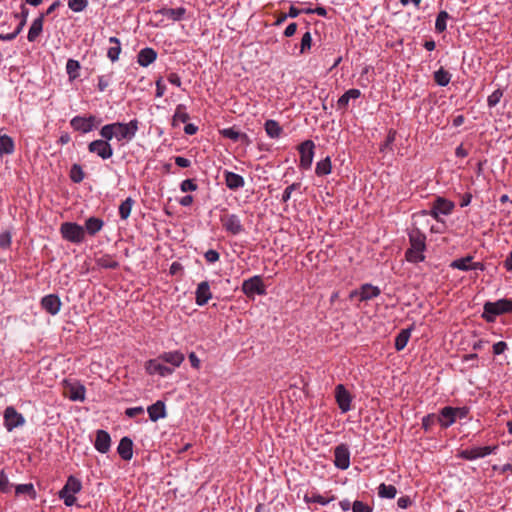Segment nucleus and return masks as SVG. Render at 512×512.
<instances>
[{
	"mask_svg": "<svg viewBox=\"0 0 512 512\" xmlns=\"http://www.w3.org/2000/svg\"><path fill=\"white\" fill-rule=\"evenodd\" d=\"M139 129V121L132 119L128 123L114 122L104 125L100 129V136L107 140L116 138L118 141H131Z\"/></svg>",
	"mask_w": 512,
	"mask_h": 512,
	"instance_id": "nucleus-1",
	"label": "nucleus"
},
{
	"mask_svg": "<svg viewBox=\"0 0 512 512\" xmlns=\"http://www.w3.org/2000/svg\"><path fill=\"white\" fill-rule=\"evenodd\" d=\"M410 247L405 252V259L410 263H420L425 260L426 235L418 228L409 233Z\"/></svg>",
	"mask_w": 512,
	"mask_h": 512,
	"instance_id": "nucleus-2",
	"label": "nucleus"
},
{
	"mask_svg": "<svg viewBox=\"0 0 512 512\" xmlns=\"http://www.w3.org/2000/svg\"><path fill=\"white\" fill-rule=\"evenodd\" d=\"M512 313V298H503L495 302H486L483 306L482 318L494 322L498 315Z\"/></svg>",
	"mask_w": 512,
	"mask_h": 512,
	"instance_id": "nucleus-3",
	"label": "nucleus"
},
{
	"mask_svg": "<svg viewBox=\"0 0 512 512\" xmlns=\"http://www.w3.org/2000/svg\"><path fill=\"white\" fill-rule=\"evenodd\" d=\"M62 237L71 243L80 244L85 240V229L74 222H64L60 226Z\"/></svg>",
	"mask_w": 512,
	"mask_h": 512,
	"instance_id": "nucleus-4",
	"label": "nucleus"
},
{
	"mask_svg": "<svg viewBox=\"0 0 512 512\" xmlns=\"http://www.w3.org/2000/svg\"><path fill=\"white\" fill-rule=\"evenodd\" d=\"M431 205L429 212L424 210L422 213L432 216L436 221H440V215H450L455 207L452 201L440 196L436 197Z\"/></svg>",
	"mask_w": 512,
	"mask_h": 512,
	"instance_id": "nucleus-5",
	"label": "nucleus"
},
{
	"mask_svg": "<svg viewBox=\"0 0 512 512\" xmlns=\"http://www.w3.org/2000/svg\"><path fill=\"white\" fill-rule=\"evenodd\" d=\"M3 419L4 427L8 432L24 426L26 422L24 416L19 413L13 406L6 407L4 410Z\"/></svg>",
	"mask_w": 512,
	"mask_h": 512,
	"instance_id": "nucleus-6",
	"label": "nucleus"
},
{
	"mask_svg": "<svg viewBox=\"0 0 512 512\" xmlns=\"http://www.w3.org/2000/svg\"><path fill=\"white\" fill-rule=\"evenodd\" d=\"M242 291L250 298H253L255 295H265L266 289L261 276L256 275L244 280L242 283Z\"/></svg>",
	"mask_w": 512,
	"mask_h": 512,
	"instance_id": "nucleus-7",
	"label": "nucleus"
},
{
	"mask_svg": "<svg viewBox=\"0 0 512 512\" xmlns=\"http://www.w3.org/2000/svg\"><path fill=\"white\" fill-rule=\"evenodd\" d=\"M111 140L97 139L88 144V151L92 154H96L103 160H107L113 156V148L110 144Z\"/></svg>",
	"mask_w": 512,
	"mask_h": 512,
	"instance_id": "nucleus-8",
	"label": "nucleus"
},
{
	"mask_svg": "<svg viewBox=\"0 0 512 512\" xmlns=\"http://www.w3.org/2000/svg\"><path fill=\"white\" fill-rule=\"evenodd\" d=\"M70 125L75 131L89 133L96 126V117L93 115L88 117L75 116L70 120Z\"/></svg>",
	"mask_w": 512,
	"mask_h": 512,
	"instance_id": "nucleus-9",
	"label": "nucleus"
},
{
	"mask_svg": "<svg viewBox=\"0 0 512 512\" xmlns=\"http://www.w3.org/2000/svg\"><path fill=\"white\" fill-rule=\"evenodd\" d=\"M223 228L232 235H238L243 231V225L238 215L225 214L220 217Z\"/></svg>",
	"mask_w": 512,
	"mask_h": 512,
	"instance_id": "nucleus-10",
	"label": "nucleus"
},
{
	"mask_svg": "<svg viewBox=\"0 0 512 512\" xmlns=\"http://www.w3.org/2000/svg\"><path fill=\"white\" fill-rule=\"evenodd\" d=\"M450 267L462 271H483L485 269L482 262H473V257L470 255L453 260L450 264Z\"/></svg>",
	"mask_w": 512,
	"mask_h": 512,
	"instance_id": "nucleus-11",
	"label": "nucleus"
},
{
	"mask_svg": "<svg viewBox=\"0 0 512 512\" xmlns=\"http://www.w3.org/2000/svg\"><path fill=\"white\" fill-rule=\"evenodd\" d=\"M314 143L311 140H306L299 146L300 152V167L309 169L313 162L314 156Z\"/></svg>",
	"mask_w": 512,
	"mask_h": 512,
	"instance_id": "nucleus-12",
	"label": "nucleus"
},
{
	"mask_svg": "<svg viewBox=\"0 0 512 512\" xmlns=\"http://www.w3.org/2000/svg\"><path fill=\"white\" fill-rule=\"evenodd\" d=\"M497 449V446H483V447H473L470 449L462 450L459 453V457L465 460H475L478 458H483L487 455H490Z\"/></svg>",
	"mask_w": 512,
	"mask_h": 512,
	"instance_id": "nucleus-13",
	"label": "nucleus"
},
{
	"mask_svg": "<svg viewBox=\"0 0 512 512\" xmlns=\"http://www.w3.org/2000/svg\"><path fill=\"white\" fill-rule=\"evenodd\" d=\"M334 464L341 470H346L350 466V451L346 444H340L334 449Z\"/></svg>",
	"mask_w": 512,
	"mask_h": 512,
	"instance_id": "nucleus-14",
	"label": "nucleus"
},
{
	"mask_svg": "<svg viewBox=\"0 0 512 512\" xmlns=\"http://www.w3.org/2000/svg\"><path fill=\"white\" fill-rule=\"evenodd\" d=\"M335 398L342 413L351 410L352 397L342 384H338L335 388Z\"/></svg>",
	"mask_w": 512,
	"mask_h": 512,
	"instance_id": "nucleus-15",
	"label": "nucleus"
},
{
	"mask_svg": "<svg viewBox=\"0 0 512 512\" xmlns=\"http://www.w3.org/2000/svg\"><path fill=\"white\" fill-rule=\"evenodd\" d=\"M61 300L56 294H49L41 299V307L47 313L56 315L61 309Z\"/></svg>",
	"mask_w": 512,
	"mask_h": 512,
	"instance_id": "nucleus-16",
	"label": "nucleus"
},
{
	"mask_svg": "<svg viewBox=\"0 0 512 512\" xmlns=\"http://www.w3.org/2000/svg\"><path fill=\"white\" fill-rule=\"evenodd\" d=\"M212 298L210 284L208 281H202L198 284L195 291V302L198 306H204Z\"/></svg>",
	"mask_w": 512,
	"mask_h": 512,
	"instance_id": "nucleus-17",
	"label": "nucleus"
},
{
	"mask_svg": "<svg viewBox=\"0 0 512 512\" xmlns=\"http://www.w3.org/2000/svg\"><path fill=\"white\" fill-rule=\"evenodd\" d=\"M159 360H160L159 358L151 359L146 362L145 368H146L147 373L150 375L158 374L162 377L172 374L173 369L160 363Z\"/></svg>",
	"mask_w": 512,
	"mask_h": 512,
	"instance_id": "nucleus-18",
	"label": "nucleus"
},
{
	"mask_svg": "<svg viewBox=\"0 0 512 512\" xmlns=\"http://www.w3.org/2000/svg\"><path fill=\"white\" fill-rule=\"evenodd\" d=\"M111 446V437L105 430H97L94 443L95 449L100 453H107Z\"/></svg>",
	"mask_w": 512,
	"mask_h": 512,
	"instance_id": "nucleus-19",
	"label": "nucleus"
},
{
	"mask_svg": "<svg viewBox=\"0 0 512 512\" xmlns=\"http://www.w3.org/2000/svg\"><path fill=\"white\" fill-rule=\"evenodd\" d=\"M438 423L443 428H448L452 424L456 422V416L454 414V407L446 406L440 410L439 415L437 416Z\"/></svg>",
	"mask_w": 512,
	"mask_h": 512,
	"instance_id": "nucleus-20",
	"label": "nucleus"
},
{
	"mask_svg": "<svg viewBox=\"0 0 512 512\" xmlns=\"http://www.w3.org/2000/svg\"><path fill=\"white\" fill-rule=\"evenodd\" d=\"M225 184L230 190H238L245 185L244 178L231 171L224 172Z\"/></svg>",
	"mask_w": 512,
	"mask_h": 512,
	"instance_id": "nucleus-21",
	"label": "nucleus"
},
{
	"mask_svg": "<svg viewBox=\"0 0 512 512\" xmlns=\"http://www.w3.org/2000/svg\"><path fill=\"white\" fill-rule=\"evenodd\" d=\"M117 452L123 460L129 461L133 457V441L129 437H123L119 442Z\"/></svg>",
	"mask_w": 512,
	"mask_h": 512,
	"instance_id": "nucleus-22",
	"label": "nucleus"
},
{
	"mask_svg": "<svg viewBox=\"0 0 512 512\" xmlns=\"http://www.w3.org/2000/svg\"><path fill=\"white\" fill-rule=\"evenodd\" d=\"M147 412L151 421L156 422L166 417V407L163 401H156L147 408Z\"/></svg>",
	"mask_w": 512,
	"mask_h": 512,
	"instance_id": "nucleus-23",
	"label": "nucleus"
},
{
	"mask_svg": "<svg viewBox=\"0 0 512 512\" xmlns=\"http://www.w3.org/2000/svg\"><path fill=\"white\" fill-rule=\"evenodd\" d=\"M157 58V52L150 47L143 48L137 55V62L142 67H147Z\"/></svg>",
	"mask_w": 512,
	"mask_h": 512,
	"instance_id": "nucleus-24",
	"label": "nucleus"
},
{
	"mask_svg": "<svg viewBox=\"0 0 512 512\" xmlns=\"http://www.w3.org/2000/svg\"><path fill=\"white\" fill-rule=\"evenodd\" d=\"M44 23V14L39 15L36 19L33 20L27 35V39L29 42H34L43 30Z\"/></svg>",
	"mask_w": 512,
	"mask_h": 512,
	"instance_id": "nucleus-25",
	"label": "nucleus"
},
{
	"mask_svg": "<svg viewBox=\"0 0 512 512\" xmlns=\"http://www.w3.org/2000/svg\"><path fill=\"white\" fill-rule=\"evenodd\" d=\"M67 396L72 401H84L86 389L82 384H70L67 388Z\"/></svg>",
	"mask_w": 512,
	"mask_h": 512,
	"instance_id": "nucleus-26",
	"label": "nucleus"
},
{
	"mask_svg": "<svg viewBox=\"0 0 512 512\" xmlns=\"http://www.w3.org/2000/svg\"><path fill=\"white\" fill-rule=\"evenodd\" d=\"M380 293H381V291L377 286H373L372 284H368V283L363 284L360 287V290L358 292L361 301L371 300V299L379 296Z\"/></svg>",
	"mask_w": 512,
	"mask_h": 512,
	"instance_id": "nucleus-27",
	"label": "nucleus"
},
{
	"mask_svg": "<svg viewBox=\"0 0 512 512\" xmlns=\"http://www.w3.org/2000/svg\"><path fill=\"white\" fill-rule=\"evenodd\" d=\"M104 226V221L97 217H89L85 221V234H89L90 236L96 235L99 231L102 230Z\"/></svg>",
	"mask_w": 512,
	"mask_h": 512,
	"instance_id": "nucleus-28",
	"label": "nucleus"
},
{
	"mask_svg": "<svg viewBox=\"0 0 512 512\" xmlns=\"http://www.w3.org/2000/svg\"><path fill=\"white\" fill-rule=\"evenodd\" d=\"M159 359L173 365L174 367H179L184 361L185 357L184 354L179 351H170L161 354Z\"/></svg>",
	"mask_w": 512,
	"mask_h": 512,
	"instance_id": "nucleus-29",
	"label": "nucleus"
},
{
	"mask_svg": "<svg viewBox=\"0 0 512 512\" xmlns=\"http://www.w3.org/2000/svg\"><path fill=\"white\" fill-rule=\"evenodd\" d=\"M159 13L170 20L180 21L184 18L186 9L184 7L162 8L159 10Z\"/></svg>",
	"mask_w": 512,
	"mask_h": 512,
	"instance_id": "nucleus-30",
	"label": "nucleus"
},
{
	"mask_svg": "<svg viewBox=\"0 0 512 512\" xmlns=\"http://www.w3.org/2000/svg\"><path fill=\"white\" fill-rule=\"evenodd\" d=\"M361 96V92L359 89H349L347 90L337 101L338 109L345 110L349 104L350 99H358Z\"/></svg>",
	"mask_w": 512,
	"mask_h": 512,
	"instance_id": "nucleus-31",
	"label": "nucleus"
},
{
	"mask_svg": "<svg viewBox=\"0 0 512 512\" xmlns=\"http://www.w3.org/2000/svg\"><path fill=\"white\" fill-rule=\"evenodd\" d=\"M109 43L113 44L108 51H107V57L112 61L115 62L119 59V55L121 53V42L117 37H110Z\"/></svg>",
	"mask_w": 512,
	"mask_h": 512,
	"instance_id": "nucleus-32",
	"label": "nucleus"
},
{
	"mask_svg": "<svg viewBox=\"0 0 512 512\" xmlns=\"http://www.w3.org/2000/svg\"><path fill=\"white\" fill-rule=\"evenodd\" d=\"M265 131L270 138H279L282 134V127L275 120H267L264 124Z\"/></svg>",
	"mask_w": 512,
	"mask_h": 512,
	"instance_id": "nucleus-33",
	"label": "nucleus"
},
{
	"mask_svg": "<svg viewBox=\"0 0 512 512\" xmlns=\"http://www.w3.org/2000/svg\"><path fill=\"white\" fill-rule=\"evenodd\" d=\"M14 150L15 144L13 139L6 134L0 135V155H10L14 152Z\"/></svg>",
	"mask_w": 512,
	"mask_h": 512,
	"instance_id": "nucleus-34",
	"label": "nucleus"
},
{
	"mask_svg": "<svg viewBox=\"0 0 512 512\" xmlns=\"http://www.w3.org/2000/svg\"><path fill=\"white\" fill-rule=\"evenodd\" d=\"M81 488H82L81 481L74 476H69L66 481V484L64 485V487L61 490H63V494H65V493L76 494V493L80 492Z\"/></svg>",
	"mask_w": 512,
	"mask_h": 512,
	"instance_id": "nucleus-35",
	"label": "nucleus"
},
{
	"mask_svg": "<svg viewBox=\"0 0 512 512\" xmlns=\"http://www.w3.org/2000/svg\"><path fill=\"white\" fill-rule=\"evenodd\" d=\"M412 328L402 329L395 339V349L397 351L403 350L410 338Z\"/></svg>",
	"mask_w": 512,
	"mask_h": 512,
	"instance_id": "nucleus-36",
	"label": "nucleus"
},
{
	"mask_svg": "<svg viewBox=\"0 0 512 512\" xmlns=\"http://www.w3.org/2000/svg\"><path fill=\"white\" fill-rule=\"evenodd\" d=\"M434 80L439 86L445 87L450 83L451 74L441 67L434 72Z\"/></svg>",
	"mask_w": 512,
	"mask_h": 512,
	"instance_id": "nucleus-37",
	"label": "nucleus"
},
{
	"mask_svg": "<svg viewBox=\"0 0 512 512\" xmlns=\"http://www.w3.org/2000/svg\"><path fill=\"white\" fill-rule=\"evenodd\" d=\"M397 494V489L393 485L381 483L378 487V495L381 498L393 499Z\"/></svg>",
	"mask_w": 512,
	"mask_h": 512,
	"instance_id": "nucleus-38",
	"label": "nucleus"
},
{
	"mask_svg": "<svg viewBox=\"0 0 512 512\" xmlns=\"http://www.w3.org/2000/svg\"><path fill=\"white\" fill-rule=\"evenodd\" d=\"M189 114L186 112V107L183 104L177 105L175 109V113L173 115V124L176 125V123H186L189 120Z\"/></svg>",
	"mask_w": 512,
	"mask_h": 512,
	"instance_id": "nucleus-39",
	"label": "nucleus"
},
{
	"mask_svg": "<svg viewBox=\"0 0 512 512\" xmlns=\"http://www.w3.org/2000/svg\"><path fill=\"white\" fill-rule=\"evenodd\" d=\"M134 202L131 197H128L120 204L119 215L122 220H126L130 216Z\"/></svg>",
	"mask_w": 512,
	"mask_h": 512,
	"instance_id": "nucleus-40",
	"label": "nucleus"
},
{
	"mask_svg": "<svg viewBox=\"0 0 512 512\" xmlns=\"http://www.w3.org/2000/svg\"><path fill=\"white\" fill-rule=\"evenodd\" d=\"M97 265L105 269H116L119 267V263L114 260L110 255H103L97 260Z\"/></svg>",
	"mask_w": 512,
	"mask_h": 512,
	"instance_id": "nucleus-41",
	"label": "nucleus"
},
{
	"mask_svg": "<svg viewBox=\"0 0 512 512\" xmlns=\"http://www.w3.org/2000/svg\"><path fill=\"white\" fill-rule=\"evenodd\" d=\"M331 160L330 157H326L325 159L319 161L316 164L315 173L318 176H324L331 173Z\"/></svg>",
	"mask_w": 512,
	"mask_h": 512,
	"instance_id": "nucleus-42",
	"label": "nucleus"
},
{
	"mask_svg": "<svg viewBox=\"0 0 512 512\" xmlns=\"http://www.w3.org/2000/svg\"><path fill=\"white\" fill-rule=\"evenodd\" d=\"M15 494L17 496L24 495V494L29 495L33 499L36 497V492H35V489H34V486L32 483L16 485L15 486Z\"/></svg>",
	"mask_w": 512,
	"mask_h": 512,
	"instance_id": "nucleus-43",
	"label": "nucleus"
},
{
	"mask_svg": "<svg viewBox=\"0 0 512 512\" xmlns=\"http://www.w3.org/2000/svg\"><path fill=\"white\" fill-rule=\"evenodd\" d=\"M449 18V14L446 11H440L435 21V29L437 32L442 33L446 30V21Z\"/></svg>",
	"mask_w": 512,
	"mask_h": 512,
	"instance_id": "nucleus-44",
	"label": "nucleus"
},
{
	"mask_svg": "<svg viewBox=\"0 0 512 512\" xmlns=\"http://www.w3.org/2000/svg\"><path fill=\"white\" fill-rule=\"evenodd\" d=\"M85 177L84 171L79 164H73L70 170V178L74 183H80Z\"/></svg>",
	"mask_w": 512,
	"mask_h": 512,
	"instance_id": "nucleus-45",
	"label": "nucleus"
},
{
	"mask_svg": "<svg viewBox=\"0 0 512 512\" xmlns=\"http://www.w3.org/2000/svg\"><path fill=\"white\" fill-rule=\"evenodd\" d=\"M80 64L77 60L69 59L66 63V71L70 79H75L79 76Z\"/></svg>",
	"mask_w": 512,
	"mask_h": 512,
	"instance_id": "nucleus-46",
	"label": "nucleus"
},
{
	"mask_svg": "<svg viewBox=\"0 0 512 512\" xmlns=\"http://www.w3.org/2000/svg\"><path fill=\"white\" fill-rule=\"evenodd\" d=\"M12 487H13V484L10 483L8 476L6 475L4 470H2L0 472V491L2 493H10L12 490Z\"/></svg>",
	"mask_w": 512,
	"mask_h": 512,
	"instance_id": "nucleus-47",
	"label": "nucleus"
},
{
	"mask_svg": "<svg viewBox=\"0 0 512 512\" xmlns=\"http://www.w3.org/2000/svg\"><path fill=\"white\" fill-rule=\"evenodd\" d=\"M438 422L437 415L435 414H428L422 418V428L428 432L431 430V428L435 425V423Z\"/></svg>",
	"mask_w": 512,
	"mask_h": 512,
	"instance_id": "nucleus-48",
	"label": "nucleus"
},
{
	"mask_svg": "<svg viewBox=\"0 0 512 512\" xmlns=\"http://www.w3.org/2000/svg\"><path fill=\"white\" fill-rule=\"evenodd\" d=\"M88 6V0H69L68 7L74 12H82Z\"/></svg>",
	"mask_w": 512,
	"mask_h": 512,
	"instance_id": "nucleus-49",
	"label": "nucleus"
},
{
	"mask_svg": "<svg viewBox=\"0 0 512 512\" xmlns=\"http://www.w3.org/2000/svg\"><path fill=\"white\" fill-rule=\"evenodd\" d=\"M503 96V91L501 89H497L493 91L491 95L487 98V105L492 108L495 107L501 100Z\"/></svg>",
	"mask_w": 512,
	"mask_h": 512,
	"instance_id": "nucleus-50",
	"label": "nucleus"
},
{
	"mask_svg": "<svg viewBox=\"0 0 512 512\" xmlns=\"http://www.w3.org/2000/svg\"><path fill=\"white\" fill-rule=\"evenodd\" d=\"M312 45V36L309 31L303 34L300 44V53L304 54L307 50L311 48Z\"/></svg>",
	"mask_w": 512,
	"mask_h": 512,
	"instance_id": "nucleus-51",
	"label": "nucleus"
},
{
	"mask_svg": "<svg viewBox=\"0 0 512 512\" xmlns=\"http://www.w3.org/2000/svg\"><path fill=\"white\" fill-rule=\"evenodd\" d=\"M304 500L307 503L313 502V503L321 504L323 506L327 505L331 501L330 499H326L325 497H323L320 494H312L311 496L305 495Z\"/></svg>",
	"mask_w": 512,
	"mask_h": 512,
	"instance_id": "nucleus-52",
	"label": "nucleus"
},
{
	"mask_svg": "<svg viewBox=\"0 0 512 512\" xmlns=\"http://www.w3.org/2000/svg\"><path fill=\"white\" fill-rule=\"evenodd\" d=\"M111 78H112V74L99 76L98 77V84H97L98 90L101 91V92L105 91L106 88L111 83Z\"/></svg>",
	"mask_w": 512,
	"mask_h": 512,
	"instance_id": "nucleus-53",
	"label": "nucleus"
},
{
	"mask_svg": "<svg viewBox=\"0 0 512 512\" xmlns=\"http://www.w3.org/2000/svg\"><path fill=\"white\" fill-rule=\"evenodd\" d=\"M352 511L353 512H372L373 509L368 504H366L362 501L356 500L353 502Z\"/></svg>",
	"mask_w": 512,
	"mask_h": 512,
	"instance_id": "nucleus-54",
	"label": "nucleus"
},
{
	"mask_svg": "<svg viewBox=\"0 0 512 512\" xmlns=\"http://www.w3.org/2000/svg\"><path fill=\"white\" fill-rule=\"evenodd\" d=\"M221 134L225 138L231 139L233 141H238L241 132L235 130L234 128H226L221 131Z\"/></svg>",
	"mask_w": 512,
	"mask_h": 512,
	"instance_id": "nucleus-55",
	"label": "nucleus"
},
{
	"mask_svg": "<svg viewBox=\"0 0 512 512\" xmlns=\"http://www.w3.org/2000/svg\"><path fill=\"white\" fill-rule=\"evenodd\" d=\"M180 189L182 192H191L197 189V184L193 179H185L180 184Z\"/></svg>",
	"mask_w": 512,
	"mask_h": 512,
	"instance_id": "nucleus-56",
	"label": "nucleus"
},
{
	"mask_svg": "<svg viewBox=\"0 0 512 512\" xmlns=\"http://www.w3.org/2000/svg\"><path fill=\"white\" fill-rule=\"evenodd\" d=\"M73 493H65L63 494V490L59 491V498L64 501V504L68 507L73 506L76 502V497Z\"/></svg>",
	"mask_w": 512,
	"mask_h": 512,
	"instance_id": "nucleus-57",
	"label": "nucleus"
},
{
	"mask_svg": "<svg viewBox=\"0 0 512 512\" xmlns=\"http://www.w3.org/2000/svg\"><path fill=\"white\" fill-rule=\"evenodd\" d=\"M11 233L4 231L0 234V247L3 249L9 248L11 245Z\"/></svg>",
	"mask_w": 512,
	"mask_h": 512,
	"instance_id": "nucleus-58",
	"label": "nucleus"
},
{
	"mask_svg": "<svg viewBox=\"0 0 512 512\" xmlns=\"http://www.w3.org/2000/svg\"><path fill=\"white\" fill-rule=\"evenodd\" d=\"M204 257L208 263H215L219 260V253L216 250L209 249L205 252Z\"/></svg>",
	"mask_w": 512,
	"mask_h": 512,
	"instance_id": "nucleus-59",
	"label": "nucleus"
},
{
	"mask_svg": "<svg viewBox=\"0 0 512 512\" xmlns=\"http://www.w3.org/2000/svg\"><path fill=\"white\" fill-rule=\"evenodd\" d=\"M508 349V345L504 341H499L493 345L494 355H500Z\"/></svg>",
	"mask_w": 512,
	"mask_h": 512,
	"instance_id": "nucleus-60",
	"label": "nucleus"
},
{
	"mask_svg": "<svg viewBox=\"0 0 512 512\" xmlns=\"http://www.w3.org/2000/svg\"><path fill=\"white\" fill-rule=\"evenodd\" d=\"M143 413H144V409L141 406H139V407H130V408H127L126 411H125L126 416H128L130 418L136 417L137 415H140V414H143Z\"/></svg>",
	"mask_w": 512,
	"mask_h": 512,
	"instance_id": "nucleus-61",
	"label": "nucleus"
},
{
	"mask_svg": "<svg viewBox=\"0 0 512 512\" xmlns=\"http://www.w3.org/2000/svg\"><path fill=\"white\" fill-rule=\"evenodd\" d=\"M454 414H455L456 418H460V419L466 418L469 414V408H467V407L454 408Z\"/></svg>",
	"mask_w": 512,
	"mask_h": 512,
	"instance_id": "nucleus-62",
	"label": "nucleus"
},
{
	"mask_svg": "<svg viewBox=\"0 0 512 512\" xmlns=\"http://www.w3.org/2000/svg\"><path fill=\"white\" fill-rule=\"evenodd\" d=\"M165 90H166V86L163 83L162 78H159L156 81V97H158V98L162 97L165 93Z\"/></svg>",
	"mask_w": 512,
	"mask_h": 512,
	"instance_id": "nucleus-63",
	"label": "nucleus"
},
{
	"mask_svg": "<svg viewBox=\"0 0 512 512\" xmlns=\"http://www.w3.org/2000/svg\"><path fill=\"white\" fill-rule=\"evenodd\" d=\"M175 164L181 168H187L191 165V161L185 157H175Z\"/></svg>",
	"mask_w": 512,
	"mask_h": 512,
	"instance_id": "nucleus-64",
	"label": "nucleus"
}]
</instances>
